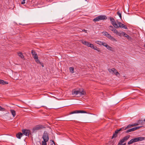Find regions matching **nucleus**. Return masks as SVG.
<instances>
[{"label":"nucleus","instance_id":"obj_1","mask_svg":"<svg viewBox=\"0 0 145 145\" xmlns=\"http://www.w3.org/2000/svg\"><path fill=\"white\" fill-rule=\"evenodd\" d=\"M78 94L81 96L85 95L86 93L83 89H79L78 90H76L75 89L72 90V94L73 95H76Z\"/></svg>","mask_w":145,"mask_h":145},{"label":"nucleus","instance_id":"obj_2","mask_svg":"<svg viewBox=\"0 0 145 145\" xmlns=\"http://www.w3.org/2000/svg\"><path fill=\"white\" fill-rule=\"evenodd\" d=\"M107 19L105 16L101 15L97 16L94 18L93 21L96 22L102 20H106Z\"/></svg>","mask_w":145,"mask_h":145},{"label":"nucleus","instance_id":"obj_3","mask_svg":"<svg viewBox=\"0 0 145 145\" xmlns=\"http://www.w3.org/2000/svg\"><path fill=\"white\" fill-rule=\"evenodd\" d=\"M112 31L113 32L116 34L117 35L119 36H121V35H123L124 36H129L127 35L126 34L125 32L122 31H118L116 29L114 28L113 30Z\"/></svg>","mask_w":145,"mask_h":145},{"label":"nucleus","instance_id":"obj_4","mask_svg":"<svg viewBox=\"0 0 145 145\" xmlns=\"http://www.w3.org/2000/svg\"><path fill=\"white\" fill-rule=\"evenodd\" d=\"M130 137V135H127L124 137L122 139L120 140L119 144H121L125 141H127Z\"/></svg>","mask_w":145,"mask_h":145},{"label":"nucleus","instance_id":"obj_5","mask_svg":"<svg viewBox=\"0 0 145 145\" xmlns=\"http://www.w3.org/2000/svg\"><path fill=\"white\" fill-rule=\"evenodd\" d=\"M109 19L112 25L115 28H118V24L117 23H116L114 19L112 17H110Z\"/></svg>","mask_w":145,"mask_h":145},{"label":"nucleus","instance_id":"obj_6","mask_svg":"<svg viewBox=\"0 0 145 145\" xmlns=\"http://www.w3.org/2000/svg\"><path fill=\"white\" fill-rule=\"evenodd\" d=\"M44 127H45L43 125H37L33 128V132H35L36 131L42 129Z\"/></svg>","mask_w":145,"mask_h":145},{"label":"nucleus","instance_id":"obj_7","mask_svg":"<svg viewBox=\"0 0 145 145\" xmlns=\"http://www.w3.org/2000/svg\"><path fill=\"white\" fill-rule=\"evenodd\" d=\"M43 141H48L49 139V136L48 133L46 132H44L42 137Z\"/></svg>","mask_w":145,"mask_h":145},{"label":"nucleus","instance_id":"obj_8","mask_svg":"<svg viewBox=\"0 0 145 145\" xmlns=\"http://www.w3.org/2000/svg\"><path fill=\"white\" fill-rule=\"evenodd\" d=\"M117 23L118 25V28L119 27L123 29H127L128 28L127 26L125 25L124 24H122L121 22H117Z\"/></svg>","mask_w":145,"mask_h":145},{"label":"nucleus","instance_id":"obj_9","mask_svg":"<svg viewBox=\"0 0 145 145\" xmlns=\"http://www.w3.org/2000/svg\"><path fill=\"white\" fill-rule=\"evenodd\" d=\"M142 126L137 127L128 129L125 131V133H127L130 132L134 131L136 130L139 129Z\"/></svg>","mask_w":145,"mask_h":145},{"label":"nucleus","instance_id":"obj_10","mask_svg":"<svg viewBox=\"0 0 145 145\" xmlns=\"http://www.w3.org/2000/svg\"><path fill=\"white\" fill-rule=\"evenodd\" d=\"M87 113V112H86L83 111V110H76L72 111L71 113H70L69 114H76V113Z\"/></svg>","mask_w":145,"mask_h":145},{"label":"nucleus","instance_id":"obj_11","mask_svg":"<svg viewBox=\"0 0 145 145\" xmlns=\"http://www.w3.org/2000/svg\"><path fill=\"white\" fill-rule=\"evenodd\" d=\"M22 131L23 134H24L26 136H29L30 133V131L27 129H22Z\"/></svg>","mask_w":145,"mask_h":145},{"label":"nucleus","instance_id":"obj_12","mask_svg":"<svg viewBox=\"0 0 145 145\" xmlns=\"http://www.w3.org/2000/svg\"><path fill=\"white\" fill-rule=\"evenodd\" d=\"M89 46V47H90L91 48L93 49L94 50H97L98 52H100V50H99V48H97L96 46H95L93 44L90 43Z\"/></svg>","mask_w":145,"mask_h":145},{"label":"nucleus","instance_id":"obj_13","mask_svg":"<svg viewBox=\"0 0 145 145\" xmlns=\"http://www.w3.org/2000/svg\"><path fill=\"white\" fill-rule=\"evenodd\" d=\"M137 138H135L131 139L129 142H128V144L130 145L132 144L133 143L137 142Z\"/></svg>","mask_w":145,"mask_h":145},{"label":"nucleus","instance_id":"obj_14","mask_svg":"<svg viewBox=\"0 0 145 145\" xmlns=\"http://www.w3.org/2000/svg\"><path fill=\"white\" fill-rule=\"evenodd\" d=\"M80 42H82L83 44L88 47L89 45L90 44V43L86 41H84L83 40H81L80 41Z\"/></svg>","mask_w":145,"mask_h":145},{"label":"nucleus","instance_id":"obj_15","mask_svg":"<svg viewBox=\"0 0 145 145\" xmlns=\"http://www.w3.org/2000/svg\"><path fill=\"white\" fill-rule=\"evenodd\" d=\"M143 122V121L142 120H139L138 121V123H134L132 125H130L129 124L128 126H129L128 127V128H130L131 126H135L136 125H138L139 124H140V123H142Z\"/></svg>","mask_w":145,"mask_h":145},{"label":"nucleus","instance_id":"obj_16","mask_svg":"<svg viewBox=\"0 0 145 145\" xmlns=\"http://www.w3.org/2000/svg\"><path fill=\"white\" fill-rule=\"evenodd\" d=\"M111 71H112L116 76H118L119 75V73L115 68H112L111 69Z\"/></svg>","mask_w":145,"mask_h":145},{"label":"nucleus","instance_id":"obj_17","mask_svg":"<svg viewBox=\"0 0 145 145\" xmlns=\"http://www.w3.org/2000/svg\"><path fill=\"white\" fill-rule=\"evenodd\" d=\"M129 126H127L125 127H122L119 129H117L116 130L118 132V133H119V132L120 131H122L127 129L128 128V127Z\"/></svg>","mask_w":145,"mask_h":145},{"label":"nucleus","instance_id":"obj_18","mask_svg":"<svg viewBox=\"0 0 145 145\" xmlns=\"http://www.w3.org/2000/svg\"><path fill=\"white\" fill-rule=\"evenodd\" d=\"M137 141H141L144 140L145 139V137H137Z\"/></svg>","mask_w":145,"mask_h":145},{"label":"nucleus","instance_id":"obj_19","mask_svg":"<svg viewBox=\"0 0 145 145\" xmlns=\"http://www.w3.org/2000/svg\"><path fill=\"white\" fill-rule=\"evenodd\" d=\"M118 132L117 131V130H116L115 131L114 133L113 134V135L112 137V138H115L116 137L118 136Z\"/></svg>","mask_w":145,"mask_h":145},{"label":"nucleus","instance_id":"obj_20","mask_svg":"<svg viewBox=\"0 0 145 145\" xmlns=\"http://www.w3.org/2000/svg\"><path fill=\"white\" fill-rule=\"evenodd\" d=\"M23 135V134L21 132H19L16 134V136L17 138L19 139H20Z\"/></svg>","mask_w":145,"mask_h":145},{"label":"nucleus","instance_id":"obj_21","mask_svg":"<svg viewBox=\"0 0 145 145\" xmlns=\"http://www.w3.org/2000/svg\"><path fill=\"white\" fill-rule=\"evenodd\" d=\"M10 112L12 115L13 117H14L16 115V113L15 111L13 110H10Z\"/></svg>","mask_w":145,"mask_h":145},{"label":"nucleus","instance_id":"obj_22","mask_svg":"<svg viewBox=\"0 0 145 145\" xmlns=\"http://www.w3.org/2000/svg\"><path fill=\"white\" fill-rule=\"evenodd\" d=\"M8 84V83L5 81L3 80L0 79V84L4 85Z\"/></svg>","mask_w":145,"mask_h":145},{"label":"nucleus","instance_id":"obj_23","mask_svg":"<svg viewBox=\"0 0 145 145\" xmlns=\"http://www.w3.org/2000/svg\"><path fill=\"white\" fill-rule=\"evenodd\" d=\"M103 35L106 36H111L110 35L108 34L107 32L105 31H104L103 32Z\"/></svg>","mask_w":145,"mask_h":145},{"label":"nucleus","instance_id":"obj_24","mask_svg":"<svg viewBox=\"0 0 145 145\" xmlns=\"http://www.w3.org/2000/svg\"><path fill=\"white\" fill-rule=\"evenodd\" d=\"M106 47L107 48V49L110 51H113V49L110 46L107 45Z\"/></svg>","mask_w":145,"mask_h":145},{"label":"nucleus","instance_id":"obj_25","mask_svg":"<svg viewBox=\"0 0 145 145\" xmlns=\"http://www.w3.org/2000/svg\"><path fill=\"white\" fill-rule=\"evenodd\" d=\"M18 55L20 56L21 58L23 59L24 58V56L23 55L22 53L21 52H20L18 53Z\"/></svg>","mask_w":145,"mask_h":145},{"label":"nucleus","instance_id":"obj_26","mask_svg":"<svg viewBox=\"0 0 145 145\" xmlns=\"http://www.w3.org/2000/svg\"><path fill=\"white\" fill-rule=\"evenodd\" d=\"M108 38L114 42L117 41V40L114 38L113 37H108Z\"/></svg>","mask_w":145,"mask_h":145},{"label":"nucleus","instance_id":"obj_27","mask_svg":"<svg viewBox=\"0 0 145 145\" xmlns=\"http://www.w3.org/2000/svg\"><path fill=\"white\" fill-rule=\"evenodd\" d=\"M70 72L72 73H73L74 72V68L72 67H70L69 68Z\"/></svg>","mask_w":145,"mask_h":145},{"label":"nucleus","instance_id":"obj_28","mask_svg":"<svg viewBox=\"0 0 145 145\" xmlns=\"http://www.w3.org/2000/svg\"><path fill=\"white\" fill-rule=\"evenodd\" d=\"M117 14L119 16L121 19V14L120 12L119 11H118L117 12Z\"/></svg>","mask_w":145,"mask_h":145},{"label":"nucleus","instance_id":"obj_29","mask_svg":"<svg viewBox=\"0 0 145 145\" xmlns=\"http://www.w3.org/2000/svg\"><path fill=\"white\" fill-rule=\"evenodd\" d=\"M31 54L33 56L35 55H36L37 54L35 52L34 50H32L31 51Z\"/></svg>","mask_w":145,"mask_h":145},{"label":"nucleus","instance_id":"obj_30","mask_svg":"<svg viewBox=\"0 0 145 145\" xmlns=\"http://www.w3.org/2000/svg\"><path fill=\"white\" fill-rule=\"evenodd\" d=\"M102 42H101L100 41H97L95 42V43L97 44H98L99 45H101V44L102 43Z\"/></svg>","mask_w":145,"mask_h":145},{"label":"nucleus","instance_id":"obj_31","mask_svg":"<svg viewBox=\"0 0 145 145\" xmlns=\"http://www.w3.org/2000/svg\"><path fill=\"white\" fill-rule=\"evenodd\" d=\"M48 141H43L42 142V145H47L46 142Z\"/></svg>","mask_w":145,"mask_h":145},{"label":"nucleus","instance_id":"obj_32","mask_svg":"<svg viewBox=\"0 0 145 145\" xmlns=\"http://www.w3.org/2000/svg\"><path fill=\"white\" fill-rule=\"evenodd\" d=\"M107 45L108 44L106 43L103 42H102V43L101 44V45H102L103 46H105V47H106Z\"/></svg>","mask_w":145,"mask_h":145},{"label":"nucleus","instance_id":"obj_33","mask_svg":"<svg viewBox=\"0 0 145 145\" xmlns=\"http://www.w3.org/2000/svg\"><path fill=\"white\" fill-rule=\"evenodd\" d=\"M36 62L37 63H39L40 62V60L38 59V58L36 59H35Z\"/></svg>","mask_w":145,"mask_h":145},{"label":"nucleus","instance_id":"obj_34","mask_svg":"<svg viewBox=\"0 0 145 145\" xmlns=\"http://www.w3.org/2000/svg\"><path fill=\"white\" fill-rule=\"evenodd\" d=\"M114 28L111 25L109 27V29L112 31Z\"/></svg>","mask_w":145,"mask_h":145},{"label":"nucleus","instance_id":"obj_35","mask_svg":"<svg viewBox=\"0 0 145 145\" xmlns=\"http://www.w3.org/2000/svg\"><path fill=\"white\" fill-rule=\"evenodd\" d=\"M33 57L35 59L38 58V56L37 54L33 56Z\"/></svg>","mask_w":145,"mask_h":145},{"label":"nucleus","instance_id":"obj_36","mask_svg":"<svg viewBox=\"0 0 145 145\" xmlns=\"http://www.w3.org/2000/svg\"><path fill=\"white\" fill-rule=\"evenodd\" d=\"M5 110V109L3 108L2 107L0 106V110L2 111H4Z\"/></svg>","mask_w":145,"mask_h":145},{"label":"nucleus","instance_id":"obj_37","mask_svg":"<svg viewBox=\"0 0 145 145\" xmlns=\"http://www.w3.org/2000/svg\"><path fill=\"white\" fill-rule=\"evenodd\" d=\"M23 1L21 3L22 4H23L25 3V1L26 0H22Z\"/></svg>","mask_w":145,"mask_h":145},{"label":"nucleus","instance_id":"obj_38","mask_svg":"<svg viewBox=\"0 0 145 145\" xmlns=\"http://www.w3.org/2000/svg\"><path fill=\"white\" fill-rule=\"evenodd\" d=\"M52 145H56L54 142V140H52Z\"/></svg>","mask_w":145,"mask_h":145},{"label":"nucleus","instance_id":"obj_39","mask_svg":"<svg viewBox=\"0 0 145 145\" xmlns=\"http://www.w3.org/2000/svg\"><path fill=\"white\" fill-rule=\"evenodd\" d=\"M39 64H40L42 67H44V65H43V63H42L41 62H40V63H39Z\"/></svg>","mask_w":145,"mask_h":145},{"label":"nucleus","instance_id":"obj_40","mask_svg":"<svg viewBox=\"0 0 145 145\" xmlns=\"http://www.w3.org/2000/svg\"><path fill=\"white\" fill-rule=\"evenodd\" d=\"M127 37V39H130L131 38V37Z\"/></svg>","mask_w":145,"mask_h":145},{"label":"nucleus","instance_id":"obj_41","mask_svg":"<svg viewBox=\"0 0 145 145\" xmlns=\"http://www.w3.org/2000/svg\"><path fill=\"white\" fill-rule=\"evenodd\" d=\"M121 145H126V143H124L123 144H120Z\"/></svg>","mask_w":145,"mask_h":145},{"label":"nucleus","instance_id":"obj_42","mask_svg":"<svg viewBox=\"0 0 145 145\" xmlns=\"http://www.w3.org/2000/svg\"><path fill=\"white\" fill-rule=\"evenodd\" d=\"M72 120H67V121H72Z\"/></svg>","mask_w":145,"mask_h":145},{"label":"nucleus","instance_id":"obj_43","mask_svg":"<svg viewBox=\"0 0 145 145\" xmlns=\"http://www.w3.org/2000/svg\"><path fill=\"white\" fill-rule=\"evenodd\" d=\"M82 31H86V30H82Z\"/></svg>","mask_w":145,"mask_h":145},{"label":"nucleus","instance_id":"obj_44","mask_svg":"<svg viewBox=\"0 0 145 145\" xmlns=\"http://www.w3.org/2000/svg\"><path fill=\"white\" fill-rule=\"evenodd\" d=\"M144 47L145 48V44L144 45Z\"/></svg>","mask_w":145,"mask_h":145},{"label":"nucleus","instance_id":"obj_45","mask_svg":"<svg viewBox=\"0 0 145 145\" xmlns=\"http://www.w3.org/2000/svg\"><path fill=\"white\" fill-rule=\"evenodd\" d=\"M144 121L145 122V118L144 119Z\"/></svg>","mask_w":145,"mask_h":145}]
</instances>
